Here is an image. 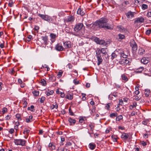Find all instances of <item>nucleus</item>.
<instances>
[{"instance_id": "53", "label": "nucleus", "mask_w": 151, "mask_h": 151, "mask_svg": "<svg viewBox=\"0 0 151 151\" xmlns=\"http://www.w3.org/2000/svg\"><path fill=\"white\" fill-rule=\"evenodd\" d=\"M123 103V101L122 99H120L119 100V105H122Z\"/></svg>"}, {"instance_id": "50", "label": "nucleus", "mask_w": 151, "mask_h": 151, "mask_svg": "<svg viewBox=\"0 0 151 151\" xmlns=\"http://www.w3.org/2000/svg\"><path fill=\"white\" fill-rule=\"evenodd\" d=\"M151 32V29H148L147 30V31L146 32V34L147 35H149Z\"/></svg>"}, {"instance_id": "6", "label": "nucleus", "mask_w": 151, "mask_h": 151, "mask_svg": "<svg viewBox=\"0 0 151 151\" xmlns=\"http://www.w3.org/2000/svg\"><path fill=\"white\" fill-rule=\"evenodd\" d=\"M120 56L122 57L123 58H127L129 54V52L127 50H122L119 52Z\"/></svg>"}, {"instance_id": "28", "label": "nucleus", "mask_w": 151, "mask_h": 151, "mask_svg": "<svg viewBox=\"0 0 151 151\" xmlns=\"http://www.w3.org/2000/svg\"><path fill=\"white\" fill-rule=\"evenodd\" d=\"M42 40L44 41V43L45 44H47V36H43L42 37Z\"/></svg>"}, {"instance_id": "46", "label": "nucleus", "mask_w": 151, "mask_h": 151, "mask_svg": "<svg viewBox=\"0 0 151 151\" xmlns=\"http://www.w3.org/2000/svg\"><path fill=\"white\" fill-rule=\"evenodd\" d=\"M69 112L70 113V114L71 116H73L75 115L73 114V113L72 112V111L70 107L69 109Z\"/></svg>"}, {"instance_id": "61", "label": "nucleus", "mask_w": 151, "mask_h": 151, "mask_svg": "<svg viewBox=\"0 0 151 151\" xmlns=\"http://www.w3.org/2000/svg\"><path fill=\"white\" fill-rule=\"evenodd\" d=\"M24 130H25V131L26 134L28 133L30 131V130H28V129H27L26 128L25 129H24Z\"/></svg>"}, {"instance_id": "31", "label": "nucleus", "mask_w": 151, "mask_h": 151, "mask_svg": "<svg viewBox=\"0 0 151 151\" xmlns=\"http://www.w3.org/2000/svg\"><path fill=\"white\" fill-rule=\"evenodd\" d=\"M120 64L122 65L123 66L126 65V63H125V59H122L119 62Z\"/></svg>"}, {"instance_id": "57", "label": "nucleus", "mask_w": 151, "mask_h": 151, "mask_svg": "<svg viewBox=\"0 0 151 151\" xmlns=\"http://www.w3.org/2000/svg\"><path fill=\"white\" fill-rule=\"evenodd\" d=\"M147 16L148 17H151V11L147 13Z\"/></svg>"}, {"instance_id": "18", "label": "nucleus", "mask_w": 151, "mask_h": 151, "mask_svg": "<svg viewBox=\"0 0 151 151\" xmlns=\"http://www.w3.org/2000/svg\"><path fill=\"white\" fill-rule=\"evenodd\" d=\"M48 148L50 150H52L55 149V146L53 143H50L49 144Z\"/></svg>"}, {"instance_id": "63", "label": "nucleus", "mask_w": 151, "mask_h": 151, "mask_svg": "<svg viewBox=\"0 0 151 151\" xmlns=\"http://www.w3.org/2000/svg\"><path fill=\"white\" fill-rule=\"evenodd\" d=\"M109 103L107 104L105 106L106 109H109L110 108V105H109Z\"/></svg>"}, {"instance_id": "17", "label": "nucleus", "mask_w": 151, "mask_h": 151, "mask_svg": "<svg viewBox=\"0 0 151 151\" xmlns=\"http://www.w3.org/2000/svg\"><path fill=\"white\" fill-rule=\"evenodd\" d=\"M68 121L70 123V125H73L76 122V120L75 119H73L71 117L68 118Z\"/></svg>"}, {"instance_id": "32", "label": "nucleus", "mask_w": 151, "mask_h": 151, "mask_svg": "<svg viewBox=\"0 0 151 151\" xmlns=\"http://www.w3.org/2000/svg\"><path fill=\"white\" fill-rule=\"evenodd\" d=\"M40 83L42 84V85L43 86H45L46 85V82L43 79H41V80Z\"/></svg>"}, {"instance_id": "5", "label": "nucleus", "mask_w": 151, "mask_h": 151, "mask_svg": "<svg viewBox=\"0 0 151 151\" xmlns=\"http://www.w3.org/2000/svg\"><path fill=\"white\" fill-rule=\"evenodd\" d=\"M96 52L98 60L97 65H99L103 61V59L101 57V54L100 53V51H98L96 50Z\"/></svg>"}, {"instance_id": "41", "label": "nucleus", "mask_w": 151, "mask_h": 151, "mask_svg": "<svg viewBox=\"0 0 151 151\" xmlns=\"http://www.w3.org/2000/svg\"><path fill=\"white\" fill-rule=\"evenodd\" d=\"M123 116L122 115H120L118 116H117V117H116V119L117 121H119L120 120L122 119H123Z\"/></svg>"}, {"instance_id": "25", "label": "nucleus", "mask_w": 151, "mask_h": 151, "mask_svg": "<svg viewBox=\"0 0 151 151\" xmlns=\"http://www.w3.org/2000/svg\"><path fill=\"white\" fill-rule=\"evenodd\" d=\"M89 148L92 150H93L95 149L96 147V145L95 144L90 143L89 144Z\"/></svg>"}, {"instance_id": "7", "label": "nucleus", "mask_w": 151, "mask_h": 151, "mask_svg": "<svg viewBox=\"0 0 151 151\" xmlns=\"http://www.w3.org/2000/svg\"><path fill=\"white\" fill-rule=\"evenodd\" d=\"M74 19L75 18L73 16L70 15L64 18V21L65 22H70L72 23L74 21Z\"/></svg>"}, {"instance_id": "11", "label": "nucleus", "mask_w": 151, "mask_h": 151, "mask_svg": "<svg viewBox=\"0 0 151 151\" xmlns=\"http://www.w3.org/2000/svg\"><path fill=\"white\" fill-rule=\"evenodd\" d=\"M150 62V58H149L143 57L141 60V62L144 64H146Z\"/></svg>"}, {"instance_id": "34", "label": "nucleus", "mask_w": 151, "mask_h": 151, "mask_svg": "<svg viewBox=\"0 0 151 151\" xmlns=\"http://www.w3.org/2000/svg\"><path fill=\"white\" fill-rule=\"evenodd\" d=\"M58 107V105L56 103H55L53 104L52 106H51V108L52 109H53L54 108L57 109Z\"/></svg>"}, {"instance_id": "55", "label": "nucleus", "mask_w": 151, "mask_h": 151, "mask_svg": "<svg viewBox=\"0 0 151 151\" xmlns=\"http://www.w3.org/2000/svg\"><path fill=\"white\" fill-rule=\"evenodd\" d=\"M14 131V130L13 129H11L9 130V132L10 134H12Z\"/></svg>"}, {"instance_id": "43", "label": "nucleus", "mask_w": 151, "mask_h": 151, "mask_svg": "<svg viewBox=\"0 0 151 151\" xmlns=\"http://www.w3.org/2000/svg\"><path fill=\"white\" fill-rule=\"evenodd\" d=\"M7 109L6 108L4 107L3 108L1 112L3 114H4L5 113L7 112Z\"/></svg>"}, {"instance_id": "58", "label": "nucleus", "mask_w": 151, "mask_h": 151, "mask_svg": "<svg viewBox=\"0 0 151 151\" xmlns=\"http://www.w3.org/2000/svg\"><path fill=\"white\" fill-rule=\"evenodd\" d=\"M72 145L71 143L70 142H67L66 144V146H70Z\"/></svg>"}, {"instance_id": "30", "label": "nucleus", "mask_w": 151, "mask_h": 151, "mask_svg": "<svg viewBox=\"0 0 151 151\" xmlns=\"http://www.w3.org/2000/svg\"><path fill=\"white\" fill-rule=\"evenodd\" d=\"M134 44H133L132 46V49L134 51H136L137 49V45L135 42H134Z\"/></svg>"}, {"instance_id": "45", "label": "nucleus", "mask_w": 151, "mask_h": 151, "mask_svg": "<svg viewBox=\"0 0 151 151\" xmlns=\"http://www.w3.org/2000/svg\"><path fill=\"white\" fill-rule=\"evenodd\" d=\"M117 55L115 53H112L111 54V59H113L116 58L117 57Z\"/></svg>"}, {"instance_id": "15", "label": "nucleus", "mask_w": 151, "mask_h": 151, "mask_svg": "<svg viewBox=\"0 0 151 151\" xmlns=\"http://www.w3.org/2000/svg\"><path fill=\"white\" fill-rule=\"evenodd\" d=\"M55 48L56 50L59 51H62L63 49V46L59 44H58L56 45Z\"/></svg>"}, {"instance_id": "13", "label": "nucleus", "mask_w": 151, "mask_h": 151, "mask_svg": "<svg viewBox=\"0 0 151 151\" xmlns=\"http://www.w3.org/2000/svg\"><path fill=\"white\" fill-rule=\"evenodd\" d=\"M134 12L129 11L126 13V15L128 18L131 19L134 17Z\"/></svg>"}, {"instance_id": "62", "label": "nucleus", "mask_w": 151, "mask_h": 151, "mask_svg": "<svg viewBox=\"0 0 151 151\" xmlns=\"http://www.w3.org/2000/svg\"><path fill=\"white\" fill-rule=\"evenodd\" d=\"M65 94L64 93L60 92V96L61 97L63 98L64 97Z\"/></svg>"}, {"instance_id": "38", "label": "nucleus", "mask_w": 151, "mask_h": 151, "mask_svg": "<svg viewBox=\"0 0 151 151\" xmlns=\"http://www.w3.org/2000/svg\"><path fill=\"white\" fill-rule=\"evenodd\" d=\"M54 93L53 91L51 90L49 91V90H48V91H47V93L46 94L47 96H49L50 95H52Z\"/></svg>"}, {"instance_id": "60", "label": "nucleus", "mask_w": 151, "mask_h": 151, "mask_svg": "<svg viewBox=\"0 0 151 151\" xmlns=\"http://www.w3.org/2000/svg\"><path fill=\"white\" fill-rule=\"evenodd\" d=\"M137 113L135 111H132L131 114V116H133L135 115V114Z\"/></svg>"}, {"instance_id": "29", "label": "nucleus", "mask_w": 151, "mask_h": 151, "mask_svg": "<svg viewBox=\"0 0 151 151\" xmlns=\"http://www.w3.org/2000/svg\"><path fill=\"white\" fill-rule=\"evenodd\" d=\"M126 65H129L131 63L130 59L129 58L125 59Z\"/></svg>"}, {"instance_id": "23", "label": "nucleus", "mask_w": 151, "mask_h": 151, "mask_svg": "<svg viewBox=\"0 0 151 151\" xmlns=\"http://www.w3.org/2000/svg\"><path fill=\"white\" fill-rule=\"evenodd\" d=\"M33 116L32 115H30L28 118L25 119V121L27 123H29L33 121Z\"/></svg>"}, {"instance_id": "14", "label": "nucleus", "mask_w": 151, "mask_h": 151, "mask_svg": "<svg viewBox=\"0 0 151 151\" xmlns=\"http://www.w3.org/2000/svg\"><path fill=\"white\" fill-rule=\"evenodd\" d=\"M144 21V19L142 17H138L134 21V24L138 23L143 22Z\"/></svg>"}, {"instance_id": "64", "label": "nucleus", "mask_w": 151, "mask_h": 151, "mask_svg": "<svg viewBox=\"0 0 151 151\" xmlns=\"http://www.w3.org/2000/svg\"><path fill=\"white\" fill-rule=\"evenodd\" d=\"M83 121H84L83 119L82 118V119H79V122L80 123H82L83 122Z\"/></svg>"}, {"instance_id": "20", "label": "nucleus", "mask_w": 151, "mask_h": 151, "mask_svg": "<svg viewBox=\"0 0 151 151\" xmlns=\"http://www.w3.org/2000/svg\"><path fill=\"white\" fill-rule=\"evenodd\" d=\"M50 36L52 39V42H54L55 41V38L57 37L56 35L53 33H51L50 35Z\"/></svg>"}, {"instance_id": "35", "label": "nucleus", "mask_w": 151, "mask_h": 151, "mask_svg": "<svg viewBox=\"0 0 151 151\" xmlns=\"http://www.w3.org/2000/svg\"><path fill=\"white\" fill-rule=\"evenodd\" d=\"M122 79L125 80L126 81H127L128 80V78H127V76L125 75L124 74H123L122 75Z\"/></svg>"}, {"instance_id": "44", "label": "nucleus", "mask_w": 151, "mask_h": 151, "mask_svg": "<svg viewBox=\"0 0 151 151\" xmlns=\"http://www.w3.org/2000/svg\"><path fill=\"white\" fill-rule=\"evenodd\" d=\"M142 8L143 10H145L147 8V6L146 4H143L142 5Z\"/></svg>"}, {"instance_id": "51", "label": "nucleus", "mask_w": 151, "mask_h": 151, "mask_svg": "<svg viewBox=\"0 0 151 151\" xmlns=\"http://www.w3.org/2000/svg\"><path fill=\"white\" fill-rule=\"evenodd\" d=\"M62 74V72H59L58 73L57 75V76H58V78H60V77H61V76Z\"/></svg>"}, {"instance_id": "21", "label": "nucleus", "mask_w": 151, "mask_h": 151, "mask_svg": "<svg viewBox=\"0 0 151 151\" xmlns=\"http://www.w3.org/2000/svg\"><path fill=\"white\" fill-rule=\"evenodd\" d=\"M145 53V50L142 48H140L138 51V54L140 55H142Z\"/></svg>"}, {"instance_id": "27", "label": "nucleus", "mask_w": 151, "mask_h": 151, "mask_svg": "<svg viewBox=\"0 0 151 151\" xmlns=\"http://www.w3.org/2000/svg\"><path fill=\"white\" fill-rule=\"evenodd\" d=\"M150 93V90L148 89H146L145 91V93L146 97L149 96Z\"/></svg>"}, {"instance_id": "47", "label": "nucleus", "mask_w": 151, "mask_h": 151, "mask_svg": "<svg viewBox=\"0 0 151 151\" xmlns=\"http://www.w3.org/2000/svg\"><path fill=\"white\" fill-rule=\"evenodd\" d=\"M12 116L11 115H8L7 116H6L5 117V119L6 120H9L10 119Z\"/></svg>"}, {"instance_id": "2", "label": "nucleus", "mask_w": 151, "mask_h": 151, "mask_svg": "<svg viewBox=\"0 0 151 151\" xmlns=\"http://www.w3.org/2000/svg\"><path fill=\"white\" fill-rule=\"evenodd\" d=\"M83 26L82 23H79L76 24L74 28V30L75 32V35L76 36H81L84 34L82 29Z\"/></svg>"}, {"instance_id": "1", "label": "nucleus", "mask_w": 151, "mask_h": 151, "mask_svg": "<svg viewBox=\"0 0 151 151\" xmlns=\"http://www.w3.org/2000/svg\"><path fill=\"white\" fill-rule=\"evenodd\" d=\"M109 20L105 17L100 18L96 21L92 25L93 29L96 27L100 28H104L107 29H112L113 27L108 23Z\"/></svg>"}, {"instance_id": "8", "label": "nucleus", "mask_w": 151, "mask_h": 151, "mask_svg": "<svg viewBox=\"0 0 151 151\" xmlns=\"http://www.w3.org/2000/svg\"><path fill=\"white\" fill-rule=\"evenodd\" d=\"M94 41L97 44L100 45H105V42L104 41L102 40H100L97 37H95L94 39Z\"/></svg>"}, {"instance_id": "56", "label": "nucleus", "mask_w": 151, "mask_h": 151, "mask_svg": "<svg viewBox=\"0 0 151 151\" xmlns=\"http://www.w3.org/2000/svg\"><path fill=\"white\" fill-rule=\"evenodd\" d=\"M143 69L144 68H143V67H140V68H139V69L141 70L140 71H137V73L141 72L143 70Z\"/></svg>"}, {"instance_id": "59", "label": "nucleus", "mask_w": 151, "mask_h": 151, "mask_svg": "<svg viewBox=\"0 0 151 151\" xmlns=\"http://www.w3.org/2000/svg\"><path fill=\"white\" fill-rule=\"evenodd\" d=\"M27 103L26 101H24L23 104L24 107H26L27 106Z\"/></svg>"}, {"instance_id": "33", "label": "nucleus", "mask_w": 151, "mask_h": 151, "mask_svg": "<svg viewBox=\"0 0 151 151\" xmlns=\"http://www.w3.org/2000/svg\"><path fill=\"white\" fill-rule=\"evenodd\" d=\"M65 98L67 99L70 100H71L73 98V95L70 94H68L67 95H66Z\"/></svg>"}, {"instance_id": "22", "label": "nucleus", "mask_w": 151, "mask_h": 151, "mask_svg": "<svg viewBox=\"0 0 151 151\" xmlns=\"http://www.w3.org/2000/svg\"><path fill=\"white\" fill-rule=\"evenodd\" d=\"M56 78L53 75H49V80L51 82H54L55 81Z\"/></svg>"}, {"instance_id": "26", "label": "nucleus", "mask_w": 151, "mask_h": 151, "mask_svg": "<svg viewBox=\"0 0 151 151\" xmlns=\"http://www.w3.org/2000/svg\"><path fill=\"white\" fill-rule=\"evenodd\" d=\"M137 105V104L136 102H134L132 104V105H131L129 106V109L131 110L133 108L136 107Z\"/></svg>"}, {"instance_id": "24", "label": "nucleus", "mask_w": 151, "mask_h": 151, "mask_svg": "<svg viewBox=\"0 0 151 151\" xmlns=\"http://www.w3.org/2000/svg\"><path fill=\"white\" fill-rule=\"evenodd\" d=\"M88 126L90 128L91 131L92 132L91 133H89V134H91L93 133V131L94 129V126L93 125H92L91 124H90L88 125Z\"/></svg>"}, {"instance_id": "19", "label": "nucleus", "mask_w": 151, "mask_h": 151, "mask_svg": "<svg viewBox=\"0 0 151 151\" xmlns=\"http://www.w3.org/2000/svg\"><path fill=\"white\" fill-rule=\"evenodd\" d=\"M77 14L82 16L85 14V13L81 8H79L77 11Z\"/></svg>"}, {"instance_id": "37", "label": "nucleus", "mask_w": 151, "mask_h": 151, "mask_svg": "<svg viewBox=\"0 0 151 151\" xmlns=\"http://www.w3.org/2000/svg\"><path fill=\"white\" fill-rule=\"evenodd\" d=\"M16 117L18 121H20L21 120V115L19 114H17L16 115Z\"/></svg>"}, {"instance_id": "10", "label": "nucleus", "mask_w": 151, "mask_h": 151, "mask_svg": "<svg viewBox=\"0 0 151 151\" xmlns=\"http://www.w3.org/2000/svg\"><path fill=\"white\" fill-rule=\"evenodd\" d=\"M63 45L65 49L70 48L72 47L71 42L69 41L65 42H64Z\"/></svg>"}, {"instance_id": "4", "label": "nucleus", "mask_w": 151, "mask_h": 151, "mask_svg": "<svg viewBox=\"0 0 151 151\" xmlns=\"http://www.w3.org/2000/svg\"><path fill=\"white\" fill-rule=\"evenodd\" d=\"M14 142L16 145H20L22 146L25 145L26 141L23 139H14Z\"/></svg>"}, {"instance_id": "48", "label": "nucleus", "mask_w": 151, "mask_h": 151, "mask_svg": "<svg viewBox=\"0 0 151 151\" xmlns=\"http://www.w3.org/2000/svg\"><path fill=\"white\" fill-rule=\"evenodd\" d=\"M45 98L44 97L42 96L40 100V102L41 103H43L44 102V101L45 100Z\"/></svg>"}, {"instance_id": "16", "label": "nucleus", "mask_w": 151, "mask_h": 151, "mask_svg": "<svg viewBox=\"0 0 151 151\" xmlns=\"http://www.w3.org/2000/svg\"><path fill=\"white\" fill-rule=\"evenodd\" d=\"M129 136V134L127 133H123L122 134L121 136V137L123 140H127Z\"/></svg>"}, {"instance_id": "54", "label": "nucleus", "mask_w": 151, "mask_h": 151, "mask_svg": "<svg viewBox=\"0 0 151 151\" xmlns=\"http://www.w3.org/2000/svg\"><path fill=\"white\" fill-rule=\"evenodd\" d=\"M141 144L143 146H146L147 145V143L146 142L144 141H142L141 142Z\"/></svg>"}, {"instance_id": "52", "label": "nucleus", "mask_w": 151, "mask_h": 151, "mask_svg": "<svg viewBox=\"0 0 151 151\" xmlns=\"http://www.w3.org/2000/svg\"><path fill=\"white\" fill-rule=\"evenodd\" d=\"M91 112L92 113H94L95 112V106H93V109H92L91 110Z\"/></svg>"}, {"instance_id": "39", "label": "nucleus", "mask_w": 151, "mask_h": 151, "mask_svg": "<svg viewBox=\"0 0 151 151\" xmlns=\"http://www.w3.org/2000/svg\"><path fill=\"white\" fill-rule=\"evenodd\" d=\"M34 106L33 105H31L30 107H28V110H30L32 111H34L35 110V109H34Z\"/></svg>"}, {"instance_id": "9", "label": "nucleus", "mask_w": 151, "mask_h": 151, "mask_svg": "<svg viewBox=\"0 0 151 151\" xmlns=\"http://www.w3.org/2000/svg\"><path fill=\"white\" fill-rule=\"evenodd\" d=\"M107 50V48H102L101 50H100L99 48H98L96 50L98 51H100V53L101 54H103L104 55H108L107 54V52H106Z\"/></svg>"}, {"instance_id": "36", "label": "nucleus", "mask_w": 151, "mask_h": 151, "mask_svg": "<svg viewBox=\"0 0 151 151\" xmlns=\"http://www.w3.org/2000/svg\"><path fill=\"white\" fill-rule=\"evenodd\" d=\"M117 116V114L116 113H114L111 114L110 116L111 117L113 118L114 117Z\"/></svg>"}, {"instance_id": "3", "label": "nucleus", "mask_w": 151, "mask_h": 151, "mask_svg": "<svg viewBox=\"0 0 151 151\" xmlns=\"http://www.w3.org/2000/svg\"><path fill=\"white\" fill-rule=\"evenodd\" d=\"M38 15L42 19L47 21L49 22L53 23V19L47 15L38 14Z\"/></svg>"}, {"instance_id": "12", "label": "nucleus", "mask_w": 151, "mask_h": 151, "mask_svg": "<svg viewBox=\"0 0 151 151\" xmlns=\"http://www.w3.org/2000/svg\"><path fill=\"white\" fill-rule=\"evenodd\" d=\"M112 96H114V97L116 98L118 96V93L116 92H114L113 93H111L110 94L108 98L109 99L112 100L113 98Z\"/></svg>"}, {"instance_id": "49", "label": "nucleus", "mask_w": 151, "mask_h": 151, "mask_svg": "<svg viewBox=\"0 0 151 151\" xmlns=\"http://www.w3.org/2000/svg\"><path fill=\"white\" fill-rule=\"evenodd\" d=\"M73 82L75 85L78 84L79 83V81H77L76 79H74Z\"/></svg>"}, {"instance_id": "42", "label": "nucleus", "mask_w": 151, "mask_h": 151, "mask_svg": "<svg viewBox=\"0 0 151 151\" xmlns=\"http://www.w3.org/2000/svg\"><path fill=\"white\" fill-rule=\"evenodd\" d=\"M118 36L119 37V39L120 40H122L124 37V36L123 35H122L120 34L118 35Z\"/></svg>"}, {"instance_id": "40", "label": "nucleus", "mask_w": 151, "mask_h": 151, "mask_svg": "<svg viewBox=\"0 0 151 151\" xmlns=\"http://www.w3.org/2000/svg\"><path fill=\"white\" fill-rule=\"evenodd\" d=\"M32 93L35 96H37L39 95V91H34L32 92Z\"/></svg>"}]
</instances>
